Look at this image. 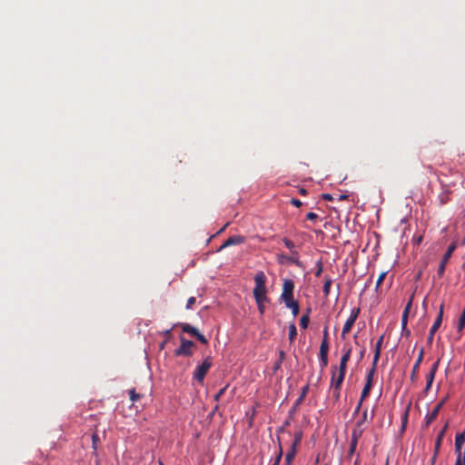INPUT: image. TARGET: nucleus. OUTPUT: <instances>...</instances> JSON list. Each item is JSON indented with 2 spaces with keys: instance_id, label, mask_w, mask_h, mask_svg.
I'll return each instance as SVG.
<instances>
[{
  "instance_id": "45",
  "label": "nucleus",
  "mask_w": 465,
  "mask_h": 465,
  "mask_svg": "<svg viewBox=\"0 0 465 465\" xmlns=\"http://www.w3.org/2000/svg\"><path fill=\"white\" fill-rule=\"evenodd\" d=\"M164 338H165V341H169L172 337V330L169 329V330H166L163 332Z\"/></svg>"
},
{
  "instance_id": "57",
  "label": "nucleus",
  "mask_w": 465,
  "mask_h": 465,
  "mask_svg": "<svg viewBox=\"0 0 465 465\" xmlns=\"http://www.w3.org/2000/svg\"><path fill=\"white\" fill-rule=\"evenodd\" d=\"M165 341L161 344V348H163L164 344H165Z\"/></svg>"
},
{
  "instance_id": "7",
  "label": "nucleus",
  "mask_w": 465,
  "mask_h": 465,
  "mask_svg": "<svg viewBox=\"0 0 465 465\" xmlns=\"http://www.w3.org/2000/svg\"><path fill=\"white\" fill-rule=\"evenodd\" d=\"M181 326H182V330L183 332H186V333L190 334L191 336L195 337L203 344L208 343V341L204 337V335L200 333L199 331L195 327L190 325L189 323H182Z\"/></svg>"
},
{
  "instance_id": "58",
  "label": "nucleus",
  "mask_w": 465,
  "mask_h": 465,
  "mask_svg": "<svg viewBox=\"0 0 465 465\" xmlns=\"http://www.w3.org/2000/svg\"><path fill=\"white\" fill-rule=\"evenodd\" d=\"M462 244L465 245V236H464V239L462 241Z\"/></svg>"
},
{
  "instance_id": "28",
  "label": "nucleus",
  "mask_w": 465,
  "mask_h": 465,
  "mask_svg": "<svg viewBox=\"0 0 465 465\" xmlns=\"http://www.w3.org/2000/svg\"><path fill=\"white\" fill-rule=\"evenodd\" d=\"M297 336V329L294 323H291L289 326V340L292 342Z\"/></svg>"
},
{
  "instance_id": "40",
  "label": "nucleus",
  "mask_w": 465,
  "mask_h": 465,
  "mask_svg": "<svg viewBox=\"0 0 465 465\" xmlns=\"http://www.w3.org/2000/svg\"><path fill=\"white\" fill-rule=\"evenodd\" d=\"M357 444H358V442L353 441V440H351L350 449H349V455L350 456H351L354 453V451L356 450Z\"/></svg>"
},
{
  "instance_id": "36",
  "label": "nucleus",
  "mask_w": 465,
  "mask_h": 465,
  "mask_svg": "<svg viewBox=\"0 0 465 465\" xmlns=\"http://www.w3.org/2000/svg\"><path fill=\"white\" fill-rule=\"evenodd\" d=\"M351 349L349 348L346 352L342 355L341 361L348 363L351 358Z\"/></svg>"
},
{
  "instance_id": "32",
  "label": "nucleus",
  "mask_w": 465,
  "mask_h": 465,
  "mask_svg": "<svg viewBox=\"0 0 465 465\" xmlns=\"http://www.w3.org/2000/svg\"><path fill=\"white\" fill-rule=\"evenodd\" d=\"M284 358H285L284 351H280V352H279V360L274 364V370L275 371L278 370L281 367L282 362L284 360Z\"/></svg>"
},
{
  "instance_id": "54",
  "label": "nucleus",
  "mask_w": 465,
  "mask_h": 465,
  "mask_svg": "<svg viewBox=\"0 0 465 465\" xmlns=\"http://www.w3.org/2000/svg\"><path fill=\"white\" fill-rule=\"evenodd\" d=\"M219 409V405L216 404L215 407L213 408V411L210 413L211 416H213Z\"/></svg>"
},
{
  "instance_id": "1",
  "label": "nucleus",
  "mask_w": 465,
  "mask_h": 465,
  "mask_svg": "<svg viewBox=\"0 0 465 465\" xmlns=\"http://www.w3.org/2000/svg\"><path fill=\"white\" fill-rule=\"evenodd\" d=\"M254 282L255 287L253 289V297L255 299V302H260L262 299H268L266 296L267 291L265 286L266 276L263 273V272H259L258 273L255 274Z\"/></svg>"
},
{
  "instance_id": "16",
  "label": "nucleus",
  "mask_w": 465,
  "mask_h": 465,
  "mask_svg": "<svg viewBox=\"0 0 465 465\" xmlns=\"http://www.w3.org/2000/svg\"><path fill=\"white\" fill-rule=\"evenodd\" d=\"M465 443V431L458 433L455 437V453L463 454L461 451L462 446Z\"/></svg>"
},
{
  "instance_id": "56",
  "label": "nucleus",
  "mask_w": 465,
  "mask_h": 465,
  "mask_svg": "<svg viewBox=\"0 0 465 465\" xmlns=\"http://www.w3.org/2000/svg\"><path fill=\"white\" fill-rule=\"evenodd\" d=\"M446 202H447V197L446 196H443V197L440 198V203L441 204H444Z\"/></svg>"
},
{
  "instance_id": "25",
  "label": "nucleus",
  "mask_w": 465,
  "mask_h": 465,
  "mask_svg": "<svg viewBox=\"0 0 465 465\" xmlns=\"http://www.w3.org/2000/svg\"><path fill=\"white\" fill-rule=\"evenodd\" d=\"M302 432L301 431H298V432H295L294 434V440L292 443V446H291V449L294 450H297V447L300 445L301 443V440H302Z\"/></svg>"
},
{
  "instance_id": "59",
  "label": "nucleus",
  "mask_w": 465,
  "mask_h": 465,
  "mask_svg": "<svg viewBox=\"0 0 465 465\" xmlns=\"http://www.w3.org/2000/svg\"><path fill=\"white\" fill-rule=\"evenodd\" d=\"M354 465H358V460L355 461Z\"/></svg>"
},
{
  "instance_id": "35",
  "label": "nucleus",
  "mask_w": 465,
  "mask_h": 465,
  "mask_svg": "<svg viewBox=\"0 0 465 465\" xmlns=\"http://www.w3.org/2000/svg\"><path fill=\"white\" fill-rule=\"evenodd\" d=\"M346 368H347V363L341 361L339 368H337V373L345 376Z\"/></svg>"
},
{
  "instance_id": "9",
  "label": "nucleus",
  "mask_w": 465,
  "mask_h": 465,
  "mask_svg": "<svg viewBox=\"0 0 465 465\" xmlns=\"http://www.w3.org/2000/svg\"><path fill=\"white\" fill-rule=\"evenodd\" d=\"M308 391H309V384H306L305 386H303L302 388V391H301L300 396L297 398V400L295 401L294 404L292 405V407L289 411L290 418H292L295 415V413L297 412V410L299 409L300 405L303 401V400L306 397Z\"/></svg>"
},
{
  "instance_id": "44",
  "label": "nucleus",
  "mask_w": 465,
  "mask_h": 465,
  "mask_svg": "<svg viewBox=\"0 0 465 465\" xmlns=\"http://www.w3.org/2000/svg\"><path fill=\"white\" fill-rule=\"evenodd\" d=\"M306 218L310 221H315L318 219V214L315 213H308Z\"/></svg>"
},
{
  "instance_id": "14",
  "label": "nucleus",
  "mask_w": 465,
  "mask_h": 465,
  "mask_svg": "<svg viewBox=\"0 0 465 465\" xmlns=\"http://www.w3.org/2000/svg\"><path fill=\"white\" fill-rule=\"evenodd\" d=\"M448 400V396H446L445 398H443L436 406L435 408L432 410V411L427 416L426 418V425H430L438 416L440 409L442 408V406L445 404V402L447 401Z\"/></svg>"
},
{
  "instance_id": "34",
  "label": "nucleus",
  "mask_w": 465,
  "mask_h": 465,
  "mask_svg": "<svg viewBox=\"0 0 465 465\" xmlns=\"http://www.w3.org/2000/svg\"><path fill=\"white\" fill-rule=\"evenodd\" d=\"M100 442V439H99V436L98 434L95 432L92 435V444H93V449L94 450H97V447H98V443Z\"/></svg>"
},
{
  "instance_id": "53",
  "label": "nucleus",
  "mask_w": 465,
  "mask_h": 465,
  "mask_svg": "<svg viewBox=\"0 0 465 465\" xmlns=\"http://www.w3.org/2000/svg\"><path fill=\"white\" fill-rule=\"evenodd\" d=\"M346 199H348V195H346V194H341V195H339V200H340V201H343V200H346Z\"/></svg>"
},
{
  "instance_id": "8",
  "label": "nucleus",
  "mask_w": 465,
  "mask_h": 465,
  "mask_svg": "<svg viewBox=\"0 0 465 465\" xmlns=\"http://www.w3.org/2000/svg\"><path fill=\"white\" fill-rule=\"evenodd\" d=\"M376 372V369L374 367H371V369L369 371L367 377H366V383L362 389L361 394V400L364 401L370 394V391L372 387V381H373V376Z\"/></svg>"
},
{
  "instance_id": "6",
  "label": "nucleus",
  "mask_w": 465,
  "mask_h": 465,
  "mask_svg": "<svg viewBox=\"0 0 465 465\" xmlns=\"http://www.w3.org/2000/svg\"><path fill=\"white\" fill-rule=\"evenodd\" d=\"M360 313V308H353L351 312L350 317L345 322L342 331H341V336L345 337L347 333H349L352 328V326L355 323V321L357 320Z\"/></svg>"
},
{
  "instance_id": "13",
  "label": "nucleus",
  "mask_w": 465,
  "mask_h": 465,
  "mask_svg": "<svg viewBox=\"0 0 465 465\" xmlns=\"http://www.w3.org/2000/svg\"><path fill=\"white\" fill-rule=\"evenodd\" d=\"M423 355H424V350H423V348H421L419 352L418 358L412 367V371H411V377H410L411 382H415L418 379V373H419L420 363L423 359Z\"/></svg>"
},
{
  "instance_id": "39",
  "label": "nucleus",
  "mask_w": 465,
  "mask_h": 465,
  "mask_svg": "<svg viewBox=\"0 0 465 465\" xmlns=\"http://www.w3.org/2000/svg\"><path fill=\"white\" fill-rule=\"evenodd\" d=\"M439 364H440V360L436 361L432 366L430 367V370L429 371V373H432L433 375H436V372L438 371V368H439Z\"/></svg>"
},
{
  "instance_id": "26",
  "label": "nucleus",
  "mask_w": 465,
  "mask_h": 465,
  "mask_svg": "<svg viewBox=\"0 0 465 465\" xmlns=\"http://www.w3.org/2000/svg\"><path fill=\"white\" fill-rule=\"evenodd\" d=\"M310 309H308L307 311V313L302 315L300 319V326L302 328V329H306L308 327V324H309V322H310V317H309V312H310Z\"/></svg>"
},
{
  "instance_id": "4",
  "label": "nucleus",
  "mask_w": 465,
  "mask_h": 465,
  "mask_svg": "<svg viewBox=\"0 0 465 465\" xmlns=\"http://www.w3.org/2000/svg\"><path fill=\"white\" fill-rule=\"evenodd\" d=\"M455 248H456L455 243H451L448 247L446 252L443 254L441 261L440 262L439 268H438V272H437L439 278H441L443 276V274L445 272L446 264L449 262L450 258L451 257Z\"/></svg>"
},
{
  "instance_id": "24",
  "label": "nucleus",
  "mask_w": 465,
  "mask_h": 465,
  "mask_svg": "<svg viewBox=\"0 0 465 465\" xmlns=\"http://www.w3.org/2000/svg\"><path fill=\"white\" fill-rule=\"evenodd\" d=\"M329 352V341H322L321 346H320V352L319 356H328Z\"/></svg>"
},
{
  "instance_id": "47",
  "label": "nucleus",
  "mask_w": 465,
  "mask_h": 465,
  "mask_svg": "<svg viewBox=\"0 0 465 465\" xmlns=\"http://www.w3.org/2000/svg\"><path fill=\"white\" fill-rule=\"evenodd\" d=\"M362 402H363V401H361L360 399V401H359V402H358V404H357V406H356V408H355V410L353 411V415H357L360 412V410L361 408Z\"/></svg>"
},
{
  "instance_id": "12",
  "label": "nucleus",
  "mask_w": 465,
  "mask_h": 465,
  "mask_svg": "<svg viewBox=\"0 0 465 465\" xmlns=\"http://www.w3.org/2000/svg\"><path fill=\"white\" fill-rule=\"evenodd\" d=\"M411 306V301H410L408 302V304L406 305V307L402 312V315H401V334L405 337H409L411 335V331L407 328L408 316H409Z\"/></svg>"
},
{
  "instance_id": "19",
  "label": "nucleus",
  "mask_w": 465,
  "mask_h": 465,
  "mask_svg": "<svg viewBox=\"0 0 465 465\" xmlns=\"http://www.w3.org/2000/svg\"><path fill=\"white\" fill-rule=\"evenodd\" d=\"M364 430L361 425L355 424L354 429L351 431V440L353 441L358 442L360 438L362 436Z\"/></svg>"
},
{
  "instance_id": "37",
  "label": "nucleus",
  "mask_w": 465,
  "mask_h": 465,
  "mask_svg": "<svg viewBox=\"0 0 465 465\" xmlns=\"http://www.w3.org/2000/svg\"><path fill=\"white\" fill-rule=\"evenodd\" d=\"M267 301H268V299H262V300L260 301V302H256V303H257V305H258L259 312H260L261 314H263V312H264L265 307H264V304H263V303H264L265 302H267Z\"/></svg>"
},
{
  "instance_id": "60",
  "label": "nucleus",
  "mask_w": 465,
  "mask_h": 465,
  "mask_svg": "<svg viewBox=\"0 0 465 465\" xmlns=\"http://www.w3.org/2000/svg\"><path fill=\"white\" fill-rule=\"evenodd\" d=\"M386 465H389V460H387Z\"/></svg>"
},
{
  "instance_id": "50",
  "label": "nucleus",
  "mask_w": 465,
  "mask_h": 465,
  "mask_svg": "<svg viewBox=\"0 0 465 465\" xmlns=\"http://www.w3.org/2000/svg\"><path fill=\"white\" fill-rule=\"evenodd\" d=\"M322 198L326 201H332L333 197L330 193H324L322 194Z\"/></svg>"
},
{
  "instance_id": "3",
  "label": "nucleus",
  "mask_w": 465,
  "mask_h": 465,
  "mask_svg": "<svg viewBox=\"0 0 465 465\" xmlns=\"http://www.w3.org/2000/svg\"><path fill=\"white\" fill-rule=\"evenodd\" d=\"M181 345L175 350L174 353L176 356H191L193 354L192 348L195 346L193 341L186 340L183 336H181Z\"/></svg>"
},
{
  "instance_id": "21",
  "label": "nucleus",
  "mask_w": 465,
  "mask_h": 465,
  "mask_svg": "<svg viewBox=\"0 0 465 465\" xmlns=\"http://www.w3.org/2000/svg\"><path fill=\"white\" fill-rule=\"evenodd\" d=\"M281 258L287 262L293 263L299 267L302 266V262L299 260V253L297 254H292L291 256L282 255Z\"/></svg>"
},
{
  "instance_id": "46",
  "label": "nucleus",
  "mask_w": 465,
  "mask_h": 465,
  "mask_svg": "<svg viewBox=\"0 0 465 465\" xmlns=\"http://www.w3.org/2000/svg\"><path fill=\"white\" fill-rule=\"evenodd\" d=\"M291 203H292L293 206H295V207H300V206H302V203L300 200L295 199V198H292V199L291 200Z\"/></svg>"
},
{
  "instance_id": "48",
  "label": "nucleus",
  "mask_w": 465,
  "mask_h": 465,
  "mask_svg": "<svg viewBox=\"0 0 465 465\" xmlns=\"http://www.w3.org/2000/svg\"><path fill=\"white\" fill-rule=\"evenodd\" d=\"M328 339H329L328 327L325 326L324 329H323V338H322V341H328Z\"/></svg>"
},
{
  "instance_id": "27",
  "label": "nucleus",
  "mask_w": 465,
  "mask_h": 465,
  "mask_svg": "<svg viewBox=\"0 0 465 465\" xmlns=\"http://www.w3.org/2000/svg\"><path fill=\"white\" fill-rule=\"evenodd\" d=\"M434 378H435V375H433L432 373H428L427 377H426V386H425V389H424V392L425 393H428V391L430 390L431 388V385L433 383V381H434Z\"/></svg>"
},
{
  "instance_id": "42",
  "label": "nucleus",
  "mask_w": 465,
  "mask_h": 465,
  "mask_svg": "<svg viewBox=\"0 0 465 465\" xmlns=\"http://www.w3.org/2000/svg\"><path fill=\"white\" fill-rule=\"evenodd\" d=\"M320 363L322 369H324L328 365V356H320Z\"/></svg>"
},
{
  "instance_id": "33",
  "label": "nucleus",
  "mask_w": 465,
  "mask_h": 465,
  "mask_svg": "<svg viewBox=\"0 0 465 465\" xmlns=\"http://www.w3.org/2000/svg\"><path fill=\"white\" fill-rule=\"evenodd\" d=\"M229 385H225L223 388H222L221 390H219V391L214 395L213 397V400L215 401H219L222 398V396L225 393V391H227Z\"/></svg>"
},
{
  "instance_id": "55",
  "label": "nucleus",
  "mask_w": 465,
  "mask_h": 465,
  "mask_svg": "<svg viewBox=\"0 0 465 465\" xmlns=\"http://www.w3.org/2000/svg\"><path fill=\"white\" fill-rule=\"evenodd\" d=\"M299 193H300L302 195H305V194L307 193V190H306V189H304V188H301V189L299 190Z\"/></svg>"
},
{
  "instance_id": "23",
  "label": "nucleus",
  "mask_w": 465,
  "mask_h": 465,
  "mask_svg": "<svg viewBox=\"0 0 465 465\" xmlns=\"http://www.w3.org/2000/svg\"><path fill=\"white\" fill-rule=\"evenodd\" d=\"M282 242H283L284 245L291 251L292 254H297L298 253V252H297V250L295 248V244H294V242L292 241H291L288 238H283Z\"/></svg>"
},
{
  "instance_id": "22",
  "label": "nucleus",
  "mask_w": 465,
  "mask_h": 465,
  "mask_svg": "<svg viewBox=\"0 0 465 465\" xmlns=\"http://www.w3.org/2000/svg\"><path fill=\"white\" fill-rule=\"evenodd\" d=\"M296 451L297 450H294L292 449H290L288 450V452L286 453V456H285L284 465H292V461L296 455Z\"/></svg>"
},
{
  "instance_id": "2",
  "label": "nucleus",
  "mask_w": 465,
  "mask_h": 465,
  "mask_svg": "<svg viewBox=\"0 0 465 465\" xmlns=\"http://www.w3.org/2000/svg\"><path fill=\"white\" fill-rule=\"evenodd\" d=\"M213 365L212 358L206 357L203 361L197 366L193 372V378L200 383H203L207 372Z\"/></svg>"
},
{
  "instance_id": "18",
  "label": "nucleus",
  "mask_w": 465,
  "mask_h": 465,
  "mask_svg": "<svg viewBox=\"0 0 465 465\" xmlns=\"http://www.w3.org/2000/svg\"><path fill=\"white\" fill-rule=\"evenodd\" d=\"M285 306L292 310V313L294 317H296L299 314L300 312V306L297 301H294L293 299L289 300V302H283Z\"/></svg>"
},
{
  "instance_id": "51",
  "label": "nucleus",
  "mask_w": 465,
  "mask_h": 465,
  "mask_svg": "<svg viewBox=\"0 0 465 465\" xmlns=\"http://www.w3.org/2000/svg\"><path fill=\"white\" fill-rule=\"evenodd\" d=\"M322 272V265L320 263L319 267H318V269H317V271L315 272V276H320Z\"/></svg>"
},
{
  "instance_id": "49",
  "label": "nucleus",
  "mask_w": 465,
  "mask_h": 465,
  "mask_svg": "<svg viewBox=\"0 0 465 465\" xmlns=\"http://www.w3.org/2000/svg\"><path fill=\"white\" fill-rule=\"evenodd\" d=\"M340 394H341V391L333 390L332 397L334 398L335 401H338L340 399Z\"/></svg>"
},
{
  "instance_id": "41",
  "label": "nucleus",
  "mask_w": 465,
  "mask_h": 465,
  "mask_svg": "<svg viewBox=\"0 0 465 465\" xmlns=\"http://www.w3.org/2000/svg\"><path fill=\"white\" fill-rule=\"evenodd\" d=\"M367 416H368L367 410H365V411H363V413H362V416H361V420H359L356 422V424H359V425H361V426H362V425L366 422V420H367Z\"/></svg>"
},
{
  "instance_id": "31",
  "label": "nucleus",
  "mask_w": 465,
  "mask_h": 465,
  "mask_svg": "<svg viewBox=\"0 0 465 465\" xmlns=\"http://www.w3.org/2000/svg\"><path fill=\"white\" fill-rule=\"evenodd\" d=\"M388 272H382L378 279H377V282H376V286H375V291L378 292L380 286L381 285L382 282L384 281L386 275H387Z\"/></svg>"
},
{
  "instance_id": "52",
  "label": "nucleus",
  "mask_w": 465,
  "mask_h": 465,
  "mask_svg": "<svg viewBox=\"0 0 465 465\" xmlns=\"http://www.w3.org/2000/svg\"><path fill=\"white\" fill-rule=\"evenodd\" d=\"M437 457H438V455H436L435 451H433V456H432V458L430 460V465H434L435 464Z\"/></svg>"
},
{
  "instance_id": "11",
  "label": "nucleus",
  "mask_w": 465,
  "mask_h": 465,
  "mask_svg": "<svg viewBox=\"0 0 465 465\" xmlns=\"http://www.w3.org/2000/svg\"><path fill=\"white\" fill-rule=\"evenodd\" d=\"M442 315H443V304L440 305L439 314H438V316H437L433 325L431 326V328L430 330V333H429V336H428V339H427L428 340V343H430V344L433 341L434 333L438 331V329L441 325Z\"/></svg>"
},
{
  "instance_id": "15",
  "label": "nucleus",
  "mask_w": 465,
  "mask_h": 465,
  "mask_svg": "<svg viewBox=\"0 0 465 465\" xmlns=\"http://www.w3.org/2000/svg\"><path fill=\"white\" fill-rule=\"evenodd\" d=\"M245 241V238L242 235H232L231 237H229L223 243V245L221 246L220 250L225 248V247H228V246H232V245H237V244H241V243H243Z\"/></svg>"
},
{
  "instance_id": "5",
  "label": "nucleus",
  "mask_w": 465,
  "mask_h": 465,
  "mask_svg": "<svg viewBox=\"0 0 465 465\" xmlns=\"http://www.w3.org/2000/svg\"><path fill=\"white\" fill-rule=\"evenodd\" d=\"M293 290H294V282L291 279H285L282 284V292L281 295V299L282 302H289V300L293 299Z\"/></svg>"
},
{
  "instance_id": "17",
  "label": "nucleus",
  "mask_w": 465,
  "mask_h": 465,
  "mask_svg": "<svg viewBox=\"0 0 465 465\" xmlns=\"http://www.w3.org/2000/svg\"><path fill=\"white\" fill-rule=\"evenodd\" d=\"M383 338H384V336L381 335L379 338V340L377 341L376 345H375V352H374L373 362H372V367H374L375 369H376L377 362L381 356V350Z\"/></svg>"
},
{
  "instance_id": "38",
  "label": "nucleus",
  "mask_w": 465,
  "mask_h": 465,
  "mask_svg": "<svg viewBox=\"0 0 465 465\" xmlns=\"http://www.w3.org/2000/svg\"><path fill=\"white\" fill-rule=\"evenodd\" d=\"M196 302V299L195 297H190L188 300H187V303H186V309L187 310H191L193 308V306L195 304Z\"/></svg>"
},
{
  "instance_id": "20",
  "label": "nucleus",
  "mask_w": 465,
  "mask_h": 465,
  "mask_svg": "<svg viewBox=\"0 0 465 465\" xmlns=\"http://www.w3.org/2000/svg\"><path fill=\"white\" fill-rule=\"evenodd\" d=\"M447 426L448 425L446 424L444 426V428L440 431V433H439V435L437 437L436 443H435V446H434V451H435L436 455H439L440 449V446H441V442H442L445 431L447 430Z\"/></svg>"
},
{
  "instance_id": "30",
  "label": "nucleus",
  "mask_w": 465,
  "mask_h": 465,
  "mask_svg": "<svg viewBox=\"0 0 465 465\" xmlns=\"http://www.w3.org/2000/svg\"><path fill=\"white\" fill-rule=\"evenodd\" d=\"M130 400L134 402L142 398V395L135 391V389L129 390Z\"/></svg>"
},
{
  "instance_id": "29",
  "label": "nucleus",
  "mask_w": 465,
  "mask_h": 465,
  "mask_svg": "<svg viewBox=\"0 0 465 465\" xmlns=\"http://www.w3.org/2000/svg\"><path fill=\"white\" fill-rule=\"evenodd\" d=\"M331 282H332V281L331 278H326V280L324 282L322 292L326 297L330 294Z\"/></svg>"
},
{
  "instance_id": "43",
  "label": "nucleus",
  "mask_w": 465,
  "mask_h": 465,
  "mask_svg": "<svg viewBox=\"0 0 465 465\" xmlns=\"http://www.w3.org/2000/svg\"><path fill=\"white\" fill-rule=\"evenodd\" d=\"M282 448H280L279 453L276 456L275 460L272 465H279L280 461L282 460Z\"/></svg>"
},
{
  "instance_id": "10",
  "label": "nucleus",
  "mask_w": 465,
  "mask_h": 465,
  "mask_svg": "<svg viewBox=\"0 0 465 465\" xmlns=\"http://www.w3.org/2000/svg\"><path fill=\"white\" fill-rule=\"evenodd\" d=\"M344 378V375L337 373V367H333L331 371V388L334 391H341Z\"/></svg>"
}]
</instances>
